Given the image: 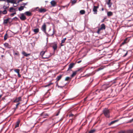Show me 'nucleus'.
Listing matches in <instances>:
<instances>
[{
  "label": "nucleus",
  "mask_w": 133,
  "mask_h": 133,
  "mask_svg": "<svg viewBox=\"0 0 133 133\" xmlns=\"http://www.w3.org/2000/svg\"><path fill=\"white\" fill-rule=\"evenodd\" d=\"M41 30L44 33L47 35V36H53V37H54V30L52 32V33L51 35H49L47 33L46 31V25L45 23H44L42 25L41 27Z\"/></svg>",
  "instance_id": "1"
},
{
  "label": "nucleus",
  "mask_w": 133,
  "mask_h": 133,
  "mask_svg": "<svg viewBox=\"0 0 133 133\" xmlns=\"http://www.w3.org/2000/svg\"><path fill=\"white\" fill-rule=\"evenodd\" d=\"M103 113L104 116L107 118H109L110 117V111L109 109L107 108H105L103 111Z\"/></svg>",
  "instance_id": "2"
},
{
  "label": "nucleus",
  "mask_w": 133,
  "mask_h": 133,
  "mask_svg": "<svg viewBox=\"0 0 133 133\" xmlns=\"http://www.w3.org/2000/svg\"><path fill=\"white\" fill-rule=\"evenodd\" d=\"M36 11H39V12L41 13L44 12L46 11V10L44 9L40 8L39 9L38 7L36 8Z\"/></svg>",
  "instance_id": "3"
},
{
  "label": "nucleus",
  "mask_w": 133,
  "mask_h": 133,
  "mask_svg": "<svg viewBox=\"0 0 133 133\" xmlns=\"http://www.w3.org/2000/svg\"><path fill=\"white\" fill-rule=\"evenodd\" d=\"M130 40V39L129 38H127L124 40V41L121 43L120 45L121 46H122L123 45L128 43Z\"/></svg>",
  "instance_id": "4"
},
{
  "label": "nucleus",
  "mask_w": 133,
  "mask_h": 133,
  "mask_svg": "<svg viewBox=\"0 0 133 133\" xmlns=\"http://www.w3.org/2000/svg\"><path fill=\"white\" fill-rule=\"evenodd\" d=\"M105 26L104 24H102L101 25V28L99 29L97 31V32L99 33L101 30H105Z\"/></svg>",
  "instance_id": "5"
},
{
  "label": "nucleus",
  "mask_w": 133,
  "mask_h": 133,
  "mask_svg": "<svg viewBox=\"0 0 133 133\" xmlns=\"http://www.w3.org/2000/svg\"><path fill=\"white\" fill-rule=\"evenodd\" d=\"M82 68H80V69H78L76 71H75L71 75V77H74L76 75V74L77 73V72H78L80 71V72H81L82 71Z\"/></svg>",
  "instance_id": "6"
},
{
  "label": "nucleus",
  "mask_w": 133,
  "mask_h": 133,
  "mask_svg": "<svg viewBox=\"0 0 133 133\" xmlns=\"http://www.w3.org/2000/svg\"><path fill=\"white\" fill-rule=\"evenodd\" d=\"M99 8V6H94V8L93 9V11L94 12V14H97V9Z\"/></svg>",
  "instance_id": "7"
},
{
  "label": "nucleus",
  "mask_w": 133,
  "mask_h": 133,
  "mask_svg": "<svg viewBox=\"0 0 133 133\" xmlns=\"http://www.w3.org/2000/svg\"><path fill=\"white\" fill-rule=\"evenodd\" d=\"M45 51H42L41 52V53H40V55L41 56H42V58H44V59L48 58H49L50 57V56H48L47 57H45L44 56V54L45 53Z\"/></svg>",
  "instance_id": "8"
},
{
  "label": "nucleus",
  "mask_w": 133,
  "mask_h": 133,
  "mask_svg": "<svg viewBox=\"0 0 133 133\" xmlns=\"http://www.w3.org/2000/svg\"><path fill=\"white\" fill-rule=\"evenodd\" d=\"M74 65L75 64L74 63H70L69 65V67L67 70V71H71V69L73 67Z\"/></svg>",
  "instance_id": "9"
},
{
  "label": "nucleus",
  "mask_w": 133,
  "mask_h": 133,
  "mask_svg": "<svg viewBox=\"0 0 133 133\" xmlns=\"http://www.w3.org/2000/svg\"><path fill=\"white\" fill-rule=\"evenodd\" d=\"M20 15L21 16L19 17V18L21 20L24 21L26 19V17L24 16L23 13L21 14Z\"/></svg>",
  "instance_id": "10"
},
{
  "label": "nucleus",
  "mask_w": 133,
  "mask_h": 133,
  "mask_svg": "<svg viewBox=\"0 0 133 133\" xmlns=\"http://www.w3.org/2000/svg\"><path fill=\"white\" fill-rule=\"evenodd\" d=\"M40 116L41 117L43 118L47 117L49 116L48 115L44 112H42L40 114Z\"/></svg>",
  "instance_id": "11"
},
{
  "label": "nucleus",
  "mask_w": 133,
  "mask_h": 133,
  "mask_svg": "<svg viewBox=\"0 0 133 133\" xmlns=\"http://www.w3.org/2000/svg\"><path fill=\"white\" fill-rule=\"evenodd\" d=\"M109 87V85L108 84H104L102 86V88L104 90L106 89Z\"/></svg>",
  "instance_id": "12"
},
{
  "label": "nucleus",
  "mask_w": 133,
  "mask_h": 133,
  "mask_svg": "<svg viewBox=\"0 0 133 133\" xmlns=\"http://www.w3.org/2000/svg\"><path fill=\"white\" fill-rule=\"evenodd\" d=\"M21 120L20 119H18V120L16 123V125L15 126V128H16L19 127V125L20 123L21 122Z\"/></svg>",
  "instance_id": "13"
},
{
  "label": "nucleus",
  "mask_w": 133,
  "mask_h": 133,
  "mask_svg": "<svg viewBox=\"0 0 133 133\" xmlns=\"http://www.w3.org/2000/svg\"><path fill=\"white\" fill-rule=\"evenodd\" d=\"M21 101V97H19L16 98L14 101V102H19Z\"/></svg>",
  "instance_id": "14"
},
{
  "label": "nucleus",
  "mask_w": 133,
  "mask_h": 133,
  "mask_svg": "<svg viewBox=\"0 0 133 133\" xmlns=\"http://www.w3.org/2000/svg\"><path fill=\"white\" fill-rule=\"evenodd\" d=\"M10 19V18H8L4 20L3 21V23L4 24H7L9 22V21Z\"/></svg>",
  "instance_id": "15"
},
{
  "label": "nucleus",
  "mask_w": 133,
  "mask_h": 133,
  "mask_svg": "<svg viewBox=\"0 0 133 133\" xmlns=\"http://www.w3.org/2000/svg\"><path fill=\"white\" fill-rule=\"evenodd\" d=\"M22 54L25 57H27L28 56H30V54H27L24 51H23L22 52Z\"/></svg>",
  "instance_id": "16"
},
{
  "label": "nucleus",
  "mask_w": 133,
  "mask_h": 133,
  "mask_svg": "<svg viewBox=\"0 0 133 133\" xmlns=\"http://www.w3.org/2000/svg\"><path fill=\"white\" fill-rule=\"evenodd\" d=\"M52 47L54 50H56L57 48V44L56 43H54L52 45Z\"/></svg>",
  "instance_id": "17"
},
{
  "label": "nucleus",
  "mask_w": 133,
  "mask_h": 133,
  "mask_svg": "<svg viewBox=\"0 0 133 133\" xmlns=\"http://www.w3.org/2000/svg\"><path fill=\"white\" fill-rule=\"evenodd\" d=\"M107 15L108 17H110L113 15V13L111 11L108 12H107Z\"/></svg>",
  "instance_id": "18"
},
{
  "label": "nucleus",
  "mask_w": 133,
  "mask_h": 133,
  "mask_svg": "<svg viewBox=\"0 0 133 133\" xmlns=\"http://www.w3.org/2000/svg\"><path fill=\"white\" fill-rule=\"evenodd\" d=\"M62 76V75H61L58 76L56 78L57 80L56 82H58L61 79Z\"/></svg>",
  "instance_id": "19"
},
{
  "label": "nucleus",
  "mask_w": 133,
  "mask_h": 133,
  "mask_svg": "<svg viewBox=\"0 0 133 133\" xmlns=\"http://www.w3.org/2000/svg\"><path fill=\"white\" fill-rule=\"evenodd\" d=\"M50 3L52 6H55L56 4V3L54 1H52Z\"/></svg>",
  "instance_id": "20"
},
{
  "label": "nucleus",
  "mask_w": 133,
  "mask_h": 133,
  "mask_svg": "<svg viewBox=\"0 0 133 133\" xmlns=\"http://www.w3.org/2000/svg\"><path fill=\"white\" fill-rule=\"evenodd\" d=\"M24 14L28 16H30L31 15V13L29 11L25 12Z\"/></svg>",
  "instance_id": "21"
},
{
  "label": "nucleus",
  "mask_w": 133,
  "mask_h": 133,
  "mask_svg": "<svg viewBox=\"0 0 133 133\" xmlns=\"http://www.w3.org/2000/svg\"><path fill=\"white\" fill-rule=\"evenodd\" d=\"M111 0H108V1L107 2V4L108 5L109 7L110 8L111 7L112 4L111 3Z\"/></svg>",
  "instance_id": "22"
},
{
  "label": "nucleus",
  "mask_w": 133,
  "mask_h": 133,
  "mask_svg": "<svg viewBox=\"0 0 133 133\" xmlns=\"http://www.w3.org/2000/svg\"><path fill=\"white\" fill-rule=\"evenodd\" d=\"M24 6H21L18 8V10L19 11H21L24 9V8H25Z\"/></svg>",
  "instance_id": "23"
},
{
  "label": "nucleus",
  "mask_w": 133,
  "mask_h": 133,
  "mask_svg": "<svg viewBox=\"0 0 133 133\" xmlns=\"http://www.w3.org/2000/svg\"><path fill=\"white\" fill-rule=\"evenodd\" d=\"M8 38V35L7 33V31L6 32V33L5 34L4 36V41H5Z\"/></svg>",
  "instance_id": "24"
},
{
  "label": "nucleus",
  "mask_w": 133,
  "mask_h": 133,
  "mask_svg": "<svg viewBox=\"0 0 133 133\" xmlns=\"http://www.w3.org/2000/svg\"><path fill=\"white\" fill-rule=\"evenodd\" d=\"M33 31L36 34L39 32V30L38 28H36L34 29Z\"/></svg>",
  "instance_id": "25"
},
{
  "label": "nucleus",
  "mask_w": 133,
  "mask_h": 133,
  "mask_svg": "<svg viewBox=\"0 0 133 133\" xmlns=\"http://www.w3.org/2000/svg\"><path fill=\"white\" fill-rule=\"evenodd\" d=\"M4 46L9 48H10L11 47L9 46V45L8 43H5L4 44Z\"/></svg>",
  "instance_id": "26"
},
{
  "label": "nucleus",
  "mask_w": 133,
  "mask_h": 133,
  "mask_svg": "<svg viewBox=\"0 0 133 133\" xmlns=\"http://www.w3.org/2000/svg\"><path fill=\"white\" fill-rule=\"evenodd\" d=\"M104 68V67L103 66H101L97 69V70H96L95 71H99L100 70L103 69Z\"/></svg>",
  "instance_id": "27"
},
{
  "label": "nucleus",
  "mask_w": 133,
  "mask_h": 133,
  "mask_svg": "<svg viewBox=\"0 0 133 133\" xmlns=\"http://www.w3.org/2000/svg\"><path fill=\"white\" fill-rule=\"evenodd\" d=\"M80 13L81 15L84 14L85 13V11L84 10H81L80 11Z\"/></svg>",
  "instance_id": "28"
},
{
  "label": "nucleus",
  "mask_w": 133,
  "mask_h": 133,
  "mask_svg": "<svg viewBox=\"0 0 133 133\" xmlns=\"http://www.w3.org/2000/svg\"><path fill=\"white\" fill-rule=\"evenodd\" d=\"M9 11L11 12H15L14 11V8L13 7H11L10 8Z\"/></svg>",
  "instance_id": "29"
},
{
  "label": "nucleus",
  "mask_w": 133,
  "mask_h": 133,
  "mask_svg": "<svg viewBox=\"0 0 133 133\" xmlns=\"http://www.w3.org/2000/svg\"><path fill=\"white\" fill-rule=\"evenodd\" d=\"M71 78H70V77H67L65 78V80L66 81H68L69 80L70 81L71 80Z\"/></svg>",
  "instance_id": "30"
},
{
  "label": "nucleus",
  "mask_w": 133,
  "mask_h": 133,
  "mask_svg": "<svg viewBox=\"0 0 133 133\" xmlns=\"http://www.w3.org/2000/svg\"><path fill=\"white\" fill-rule=\"evenodd\" d=\"M118 121V120H115L114 121H111L110 123V125H111V124H112L114 123H115L117 122Z\"/></svg>",
  "instance_id": "31"
},
{
  "label": "nucleus",
  "mask_w": 133,
  "mask_h": 133,
  "mask_svg": "<svg viewBox=\"0 0 133 133\" xmlns=\"http://www.w3.org/2000/svg\"><path fill=\"white\" fill-rule=\"evenodd\" d=\"M52 84H53V83H49V84H48L46 85H45L44 86V87H49V86H50L51 85H52Z\"/></svg>",
  "instance_id": "32"
},
{
  "label": "nucleus",
  "mask_w": 133,
  "mask_h": 133,
  "mask_svg": "<svg viewBox=\"0 0 133 133\" xmlns=\"http://www.w3.org/2000/svg\"><path fill=\"white\" fill-rule=\"evenodd\" d=\"M8 2L12 3H14L15 2L14 0H7Z\"/></svg>",
  "instance_id": "33"
},
{
  "label": "nucleus",
  "mask_w": 133,
  "mask_h": 133,
  "mask_svg": "<svg viewBox=\"0 0 133 133\" xmlns=\"http://www.w3.org/2000/svg\"><path fill=\"white\" fill-rule=\"evenodd\" d=\"M77 2L75 0H74L72 1L71 2V3L72 5H73L76 3Z\"/></svg>",
  "instance_id": "34"
},
{
  "label": "nucleus",
  "mask_w": 133,
  "mask_h": 133,
  "mask_svg": "<svg viewBox=\"0 0 133 133\" xmlns=\"http://www.w3.org/2000/svg\"><path fill=\"white\" fill-rule=\"evenodd\" d=\"M15 71L18 74L19 73L20 70L18 69H16L15 70Z\"/></svg>",
  "instance_id": "35"
},
{
  "label": "nucleus",
  "mask_w": 133,
  "mask_h": 133,
  "mask_svg": "<svg viewBox=\"0 0 133 133\" xmlns=\"http://www.w3.org/2000/svg\"><path fill=\"white\" fill-rule=\"evenodd\" d=\"M7 13V11L6 9H4V11H3V14H6Z\"/></svg>",
  "instance_id": "36"
},
{
  "label": "nucleus",
  "mask_w": 133,
  "mask_h": 133,
  "mask_svg": "<svg viewBox=\"0 0 133 133\" xmlns=\"http://www.w3.org/2000/svg\"><path fill=\"white\" fill-rule=\"evenodd\" d=\"M66 39V38H65L63 39L61 41L62 43H64L65 42V40Z\"/></svg>",
  "instance_id": "37"
},
{
  "label": "nucleus",
  "mask_w": 133,
  "mask_h": 133,
  "mask_svg": "<svg viewBox=\"0 0 133 133\" xmlns=\"http://www.w3.org/2000/svg\"><path fill=\"white\" fill-rule=\"evenodd\" d=\"M127 133H133V130H130L128 131Z\"/></svg>",
  "instance_id": "38"
},
{
  "label": "nucleus",
  "mask_w": 133,
  "mask_h": 133,
  "mask_svg": "<svg viewBox=\"0 0 133 133\" xmlns=\"http://www.w3.org/2000/svg\"><path fill=\"white\" fill-rule=\"evenodd\" d=\"M14 55H17V56H19V54L18 52H16L14 53Z\"/></svg>",
  "instance_id": "39"
},
{
  "label": "nucleus",
  "mask_w": 133,
  "mask_h": 133,
  "mask_svg": "<svg viewBox=\"0 0 133 133\" xmlns=\"http://www.w3.org/2000/svg\"><path fill=\"white\" fill-rule=\"evenodd\" d=\"M16 14V12H15L11 14L10 15V16L11 17H12V16H13L15 15Z\"/></svg>",
  "instance_id": "40"
},
{
  "label": "nucleus",
  "mask_w": 133,
  "mask_h": 133,
  "mask_svg": "<svg viewBox=\"0 0 133 133\" xmlns=\"http://www.w3.org/2000/svg\"><path fill=\"white\" fill-rule=\"evenodd\" d=\"M20 104V102H18V103L16 105V109H17V108L18 107V106L19 105V104Z\"/></svg>",
  "instance_id": "41"
},
{
  "label": "nucleus",
  "mask_w": 133,
  "mask_h": 133,
  "mask_svg": "<svg viewBox=\"0 0 133 133\" xmlns=\"http://www.w3.org/2000/svg\"><path fill=\"white\" fill-rule=\"evenodd\" d=\"M3 9H7L8 8V7L6 6L5 5H4L3 6Z\"/></svg>",
  "instance_id": "42"
},
{
  "label": "nucleus",
  "mask_w": 133,
  "mask_h": 133,
  "mask_svg": "<svg viewBox=\"0 0 133 133\" xmlns=\"http://www.w3.org/2000/svg\"><path fill=\"white\" fill-rule=\"evenodd\" d=\"M107 19L106 17H104V18L103 19V20L102 21V22H104V21Z\"/></svg>",
  "instance_id": "43"
},
{
  "label": "nucleus",
  "mask_w": 133,
  "mask_h": 133,
  "mask_svg": "<svg viewBox=\"0 0 133 133\" xmlns=\"http://www.w3.org/2000/svg\"><path fill=\"white\" fill-rule=\"evenodd\" d=\"M96 131V130L95 129H93L92 130V133H93Z\"/></svg>",
  "instance_id": "44"
},
{
  "label": "nucleus",
  "mask_w": 133,
  "mask_h": 133,
  "mask_svg": "<svg viewBox=\"0 0 133 133\" xmlns=\"http://www.w3.org/2000/svg\"><path fill=\"white\" fill-rule=\"evenodd\" d=\"M17 74H18V77H21V75L19 74V73H18Z\"/></svg>",
  "instance_id": "45"
},
{
  "label": "nucleus",
  "mask_w": 133,
  "mask_h": 133,
  "mask_svg": "<svg viewBox=\"0 0 133 133\" xmlns=\"http://www.w3.org/2000/svg\"><path fill=\"white\" fill-rule=\"evenodd\" d=\"M128 54V52H127L123 56V57H125Z\"/></svg>",
  "instance_id": "46"
},
{
  "label": "nucleus",
  "mask_w": 133,
  "mask_h": 133,
  "mask_svg": "<svg viewBox=\"0 0 133 133\" xmlns=\"http://www.w3.org/2000/svg\"><path fill=\"white\" fill-rule=\"evenodd\" d=\"M17 11V8H14V11H15V12Z\"/></svg>",
  "instance_id": "47"
},
{
  "label": "nucleus",
  "mask_w": 133,
  "mask_h": 133,
  "mask_svg": "<svg viewBox=\"0 0 133 133\" xmlns=\"http://www.w3.org/2000/svg\"><path fill=\"white\" fill-rule=\"evenodd\" d=\"M59 113H60V111H58V113H57L56 114V116H58V115H59Z\"/></svg>",
  "instance_id": "48"
},
{
  "label": "nucleus",
  "mask_w": 133,
  "mask_h": 133,
  "mask_svg": "<svg viewBox=\"0 0 133 133\" xmlns=\"http://www.w3.org/2000/svg\"><path fill=\"white\" fill-rule=\"evenodd\" d=\"M88 133H91V129L90 130V131H89Z\"/></svg>",
  "instance_id": "49"
},
{
  "label": "nucleus",
  "mask_w": 133,
  "mask_h": 133,
  "mask_svg": "<svg viewBox=\"0 0 133 133\" xmlns=\"http://www.w3.org/2000/svg\"><path fill=\"white\" fill-rule=\"evenodd\" d=\"M74 115L72 114H70V115H69V116L70 117H71V116H73Z\"/></svg>",
  "instance_id": "50"
},
{
  "label": "nucleus",
  "mask_w": 133,
  "mask_h": 133,
  "mask_svg": "<svg viewBox=\"0 0 133 133\" xmlns=\"http://www.w3.org/2000/svg\"><path fill=\"white\" fill-rule=\"evenodd\" d=\"M26 4H27V3H23V4H22V5H24V6H25L26 5Z\"/></svg>",
  "instance_id": "51"
},
{
  "label": "nucleus",
  "mask_w": 133,
  "mask_h": 133,
  "mask_svg": "<svg viewBox=\"0 0 133 133\" xmlns=\"http://www.w3.org/2000/svg\"><path fill=\"white\" fill-rule=\"evenodd\" d=\"M65 85V84L63 86H60V87L61 88H63V87H64Z\"/></svg>",
  "instance_id": "52"
},
{
  "label": "nucleus",
  "mask_w": 133,
  "mask_h": 133,
  "mask_svg": "<svg viewBox=\"0 0 133 133\" xmlns=\"http://www.w3.org/2000/svg\"><path fill=\"white\" fill-rule=\"evenodd\" d=\"M119 133H124V132L123 131H121L119 132Z\"/></svg>",
  "instance_id": "53"
},
{
  "label": "nucleus",
  "mask_w": 133,
  "mask_h": 133,
  "mask_svg": "<svg viewBox=\"0 0 133 133\" xmlns=\"http://www.w3.org/2000/svg\"><path fill=\"white\" fill-rule=\"evenodd\" d=\"M81 61H78V62L77 63H81Z\"/></svg>",
  "instance_id": "54"
},
{
  "label": "nucleus",
  "mask_w": 133,
  "mask_h": 133,
  "mask_svg": "<svg viewBox=\"0 0 133 133\" xmlns=\"http://www.w3.org/2000/svg\"><path fill=\"white\" fill-rule=\"evenodd\" d=\"M3 14V11H0V14Z\"/></svg>",
  "instance_id": "55"
},
{
  "label": "nucleus",
  "mask_w": 133,
  "mask_h": 133,
  "mask_svg": "<svg viewBox=\"0 0 133 133\" xmlns=\"http://www.w3.org/2000/svg\"><path fill=\"white\" fill-rule=\"evenodd\" d=\"M14 18H16V19H18V18L17 17H15L14 18H13V19H14Z\"/></svg>",
  "instance_id": "56"
},
{
  "label": "nucleus",
  "mask_w": 133,
  "mask_h": 133,
  "mask_svg": "<svg viewBox=\"0 0 133 133\" xmlns=\"http://www.w3.org/2000/svg\"><path fill=\"white\" fill-rule=\"evenodd\" d=\"M95 72H92V75L93 74H94L95 73Z\"/></svg>",
  "instance_id": "57"
},
{
  "label": "nucleus",
  "mask_w": 133,
  "mask_h": 133,
  "mask_svg": "<svg viewBox=\"0 0 133 133\" xmlns=\"http://www.w3.org/2000/svg\"><path fill=\"white\" fill-rule=\"evenodd\" d=\"M90 74H89V75H88V74H87V76H90Z\"/></svg>",
  "instance_id": "58"
},
{
  "label": "nucleus",
  "mask_w": 133,
  "mask_h": 133,
  "mask_svg": "<svg viewBox=\"0 0 133 133\" xmlns=\"http://www.w3.org/2000/svg\"><path fill=\"white\" fill-rule=\"evenodd\" d=\"M2 95H0V98L2 97Z\"/></svg>",
  "instance_id": "59"
},
{
  "label": "nucleus",
  "mask_w": 133,
  "mask_h": 133,
  "mask_svg": "<svg viewBox=\"0 0 133 133\" xmlns=\"http://www.w3.org/2000/svg\"><path fill=\"white\" fill-rule=\"evenodd\" d=\"M104 8H102V11H103L104 10Z\"/></svg>",
  "instance_id": "60"
},
{
  "label": "nucleus",
  "mask_w": 133,
  "mask_h": 133,
  "mask_svg": "<svg viewBox=\"0 0 133 133\" xmlns=\"http://www.w3.org/2000/svg\"><path fill=\"white\" fill-rule=\"evenodd\" d=\"M62 44V43H61V46H63V44Z\"/></svg>",
  "instance_id": "61"
},
{
  "label": "nucleus",
  "mask_w": 133,
  "mask_h": 133,
  "mask_svg": "<svg viewBox=\"0 0 133 133\" xmlns=\"http://www.w3.org/2000/svg\"><path fill=\"white\" fill-rule=\"evenodd\" d=\"M48 93H49V92H46V93L45 94V95H46V94H48Z\"/></svg>",
  "instance_id": "62"
},
{
  "label": "nucleus",
  "mask_w": 133,
  "mask_h": 133,
  "mask_svg": "<svg viewBox=\"0 0 133 133\" xmlns=\"http://www.w3.org/2000/svg\"><path fill=\"white\" fill-rule=\"evenodd\" d=\"M4 56L3 55H2L1 56V57H3Z\"/></svg>",
  "instance_id": "63"
},
{
  "label": "nucleus",
  "mask_w": 133,
  "mask_h": 133,
  "mask_svg": "<svg viewBox=\"0 0 133 133\" xmlns=\"http://www.w3.org/2000/svg\"><path fill=\"white\" fill-rule=\"evenodd\" d=\"M16 109V108H14V109L15 110Z\"/></svg>",
  "instance_id": "64"
}]
</instances>
